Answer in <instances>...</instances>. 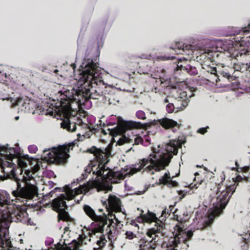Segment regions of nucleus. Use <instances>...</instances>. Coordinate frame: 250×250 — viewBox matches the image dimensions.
I'll use <instances>...</instances> for the list:
<instances>
[{"label": "nucleus", "mask_w": 250, "mask_h": 250, "mask_svg": "<svg viewBox=\"0 0 250 250\" xmlns=\"http://www.w3.org/2000/svg\"><path fill=\"white\" fill-rule=\"evenodd\" d=\"M143 142L142 138L138 135L126 136L123 135L117 142V144L122 145L125 144H131L132 146L138 145Z\"/></svg>", "instance_id": "obj_12"}, {"label": "nucleus", "mask_w": 250, "mask_h": 250, "mask_svg": "<svg viewBox=\"0 0 250 250\" xmlns=\"http://www.w3.org/2000/svg\"><path fill=\"white\" fill-rule=\"evenodd\" d=\"M103 204L105 205L108 211L110 209L113 211L123 212L121 208V200L115 195H109L108 199L104 201Z\"/></svg>", "instance_id": "obj_11"}, {"label": "nucleus", "mask_w": 250, "mask_h": 250, "mask_svg": "<svg viewBox=\"0 0 250 250\" xmlns=\"http://www.w3.org/2000/svg\"><path fill=\"white\" fill-rule=\"evenodd\" d=\"M191 46L190 45H180L179 43H176L174 46L170 47L171 49L175 50L177 54H182L185 52L186 50H189L191 48Z\"/></svg>", "instance_id": "obj_18"}, {"label": "nucleus", "mask_w": 250, "mask_h": 250, "mask_svg": "<svg viewBox=\"0 0 250 250\" xmlns=\"http://www.w3.org/2000/svg\"><path fill=\"white\" fill-rule=\"evenodd\" d=\"M221 74L223 76V77L226 78L228 79H229V78L231 77V76L229 73L224 72V71L222 72L221 73Z\"/></svg>", "instance_id": "obj_26"}, {"label": "nucleus", "mask_w": 250, "mask_h": 250, "mask_svg": "<svg viewBox=\"0 0 250 250\" xmlns=\"http://www.w3.org/2000/svg\"><path fill=\"white\" fill-rule=\"evenodd\" d=\"M78 100L81 101V99L79 98Z\"/></svg>", "instance_id": "obj_49"}, {"label": "nucleus", "mask_w": 250, "mask_h": 250, "mask_svg": "<svg viewBox=\"0 0 250 250\" xmlns=\"http://www.w3.org/2000/svg\"><path fill=\"white\" fill-rule=\"evenodd\" d=\"M104 103H106V100H104Z\"/></svg>", "instance_id": "obj_44"}, {"label": "nucleus", "mask_w": 250, "mask_h": 250, "mask_svg": "<svg viewBox=\"0 0 250 250\" xmlns=\"http://www.w3.org/2000/svg\"><path fill=\"white\" fill-rule=\"evenodd\" d=\"M236 189L235 185L225 187H218L216 191V201L213 203V208L208 210L207 217L204 221L203 229L209 227L214 220L220 215L228 204L230 197Z\"/></svg>", "instance_id": "obj_5"}, {"label": "nucleus", "mask_w": 250, "mask_h": 250, "mask_svg": "<svg viewBox=\"0 0 250 250\" xmlns=\"http://www.w3.org/2000/svg\"><path fill=\"white\" fill-rule=\"evenodd\" d=\"M0 167L3 173L0 175V181L11 179L16 183V189L13 195L21 202L32 199L38 196V188L29 181L34 178V173L28 167V156L23 157L20 152L8 145L0 146Z\"/></svg>", "instance_id": "obj_2"}, {"label": "nucleus", "mask_w": 250, "mask_h": 250, "mask_svg": "<svg viewBox=\"0 0 250 250\" xmlns=\"http://www.w3.org/2000/svg\"><path fill=\"white\" fill-rule=\"evenodd\" d=\"M158 122L159 124L165 128H169L177 126L178 124L176 122L172 119L167 118H164L162 119L156 121L154 120L153 122Z\"/></svg>", "instance_id": "obj_17"}, {"label": "nucleus", "mask_w": 250, "mask_h": 250, "mask_svg": "<svg viewBox=\"0 0 250 250\" xmlns=\"http://www.w3.org/2000/svg\"><path fill=\"white\" fill-rule=\"evenodd\" d=\"M204 54H208V55H209V52H206V51H205V52H204Z\"/></svg>", "instance_id": "obj_36"}, {"label": "nucleus", "mask_w": 250, "mask_h": 250, "mask_svg": "<svg viewBox=\"0 0 250 250\" xmlns=\"http://www.w3.org/2000/svg\"><path fill=\"white\" fill-rule=\"evenodd\" d=\"M211 73L212 74H215L216 72V68H213L211 70Z\"/></svg>", "instance_id": "obj_33"}, {"label": "nucleus", "mask_w": 250, "mask_h": 250, "mask_svg": "<svg viewBox=\"0 0 250 250\" xmlns=\"http://www.w3.org/2000/svg\"><path fill=\"white\" fill-rule=\"evenodd\" d=\"M113 216H114V219L116 221V223L115 225H117V224L120 223L121 221L118 220V219L116 217V215L115 214H114Z\"/></svg>", "instance_id": "obj_29"}, {"label": "nucleus", "mask_w": 250, "mask_h": 250, "mask_svg": "<svg viewBox=\"0 0 250 250\" xmlns=\"http://www.w3.org/2000/svg\"><path fill=\"white\" fill-rule=\"evenodd\" d=\"M189 93H191V91H189ZM190 95H191L192 96L193 95V94H191Z\"/></svg>", "instance_id": "obj_45"}, {"label": "nucleus", "mask_w": 250, "mask_h": 250, "mask_svg": "<svg viewBox=\"0 0 250 250\" xmlns=\"http://www.w3.org/2000/svg\"><path fill=\"white\" fill-rule=\"evenodd\" d=\"M160 81H161L162 83H163V80L165 81H166L167 80V79L162 78V76H160Z\"/></svg>", "instance_id": "obj_32"}, {"label": "nucleus", "mask_w": 250, "mask_h": 250, "mask_svg": "<svg viewBox=\"0 0 250 250\" xmlns=\"http://www.w3.org/2000/svg\"><path fill=\"white\" fill-rule=\"evenodd\" d=\"M144 211L141 210V213L140 214V216L137 217V221L139 222H146V223H150L151 222H156L158 219L156 216V215L149 211V210H147V213L146 214H143V213Z\"/></svg>", "instance_id": "obj_15"}, {"label": "nucleus", "mask_w": 250, "mask_h": 250, "mask_svg": "<svg viewBox=\"0 0 250 250\" xmlns=\"http://www.w3.org/2000/svg\"><path fill=\"white\" fill-rule=\"evenodd\" d=\"M164 103H168V100L167 98H166L164 100Z\"/></svg>", "instance_id": "obj_35"}, {"label": "nucleus", "mask_w": 250, "mask_h": 250, "mask_svg": "<svg viewBox=\"0 0 250 250\" xmlns=\"http://www.w3.org/2000/svg\"><path fill=\"white\" fill-rule=\"evenodd\" d=\"M208 128V126L206 127H202L198 129L197 132L198 133H200L201 134H204L205 133L207 132V129Z\"/></svg>", "instance_id": "obj_24"}, {"label": "nucleus", "mask_w": 250, "mask_h": 250, "mask_svg": "<svg viewBox=\"0 0 250 250\" xmlns=\"http://www.w3.org/2000/svg\"><path fill=\"white\" fill-rule=\"evenodd\" d=\"M125 235L126 238L129 239H132L135 237V235L130 231H127L125 232Z\"/></svg>", "instance_id": "obj_23"}, {"label": "nucleus", "mask_w": 250, "mask_h": 250, "mask_svg": "<svg viewBox=\"0 0 250 250\" xmlns=\"http://www.w3.org/2000/svg\"><path fill=\"white\" fill-rule=\"evenodd\" d=\"M151 173H152V174H154V171H152Z\"/></svg>", "instance_id": "obj_48"}, {"label": "nucleus", "mask_w": 250, "mask_h": 250, "mask_svg": "<svg viewBox=\"0 0 250 250\" xmlns=\"http://www.w3.org/2000/svg\"><path fill=\"white\" fill-rule=\"evenodd\" d=\"M131 150H133V151H134V149L132 147H131L130 148H129L127 151L126 152H129L130 151H131Z\"/></svg>", "instance_id": "obj_34"}, {"label": "nucleus", "mask_w": 250, "mask_h": 250, "mask_svg": "<svg viewBox=\"0 0 250 250\" xmlns=\"http://www.w3.org/2000/svg\"><path fill=\"white\" fill-rule=\"evenodd\" d=\"M235 165H236V166H238V164L237 161H236V162H235Z\"/></svg>", "instance_id": "obj_39"}, {"label": "nucleus", "mask_w": 250, "mask_h": 250, "mask_svg": "<svg viewBox=\"0 0 250 250\" xmlns=\"http://www.w3.org/2000/svg\"><path fill=\"white\" fill-rule=\"evenodd\" d=\"M176 69L178 70V66H177V68Z\"/></svg>", "instance_id": "obj_47"}, {"label": "nucleus", "mask_w": 250, "mask_h": 250, "mask_svg": "<svg viewBox=\"0 0 250 250\" xmlns=\"http://www.w3.org/2000/svg\"><path fill=\"white\" fill-rule=\"evenodd\" d=\"M108 101H109V104H111V103L110 102V99L108 100Z\"/></svg>", "instance_id": "obj_43"}, {"label": "nucleus", "mask_w": 250, "mask_h": 250, "mask_svg": "<svg viewBox=\"0 0 250 250\" xmlns=\"http://www.w3.org/2000/svg\"><path fill=\"white\" fill-rule=\"evenodd\" d=\"M161 228L160 226L157 228H152L149 229L146 235L151 240H148L146 242V244L143 247L141 246L139 250H154L156 247V242H158L159 238L162 236L161 232Z\"/></svg>", "instance_id": "obj_8"}, {"label": "nucleus", "mask_w": 250, "mask_h": 250, "mask_svg": "<svg viewBox=\"0 0 250 250\" xmlns=\"http://www.w3.org/2000/svg\"><path fill=\"white\" fill-rule=\"evenodd\" d=\"M136 115V117L139 119L145 120L146 119L145 112L142 110L138 111Z\"/></svg>", "instance_id": "obj_21"}, {"label": "nucleus", "mask_w": 250, "mask_h": 250, "mask_svg": "<svg viewBox=\"0 0 250 250\" xmlns=\"http://www.w3.org/2000/svg\"><path fill=\"white\" fill-rule=\"evenodd\" d=\"M191 96V95L188 96L187 92L185 91L180 92L179 95L176 97V99L178 101L182 102L181 106L177 108H179L180 110H183L188 105L189 101V98Z\"/></svg>", "instance_id": "obj_16"}, {"label": "nucleus", "mask_w": 250, "mask_h": 250, "mask_svg": "<svg viewBox=\"0 0 250 250\" xmlns=\"http://www.w3.org/2000/svg\"><path fill=\"white\" fill-rule=\"evenodd\" d=\"M97 243L100 246H102V245L103 244V241L101 240H98Z\"/></svg>", "instance_id": "obj_30"}, {"label": "nucleus", "mask_w": 250, "mask_h": 250, "mask_svg": "<svg viewBox=\"0 0 250 250\" xmlns=\"http://www.w3.org/2000/svg\"><path fill=\"white\" fill-rule=\"evenodd\" d=\"M83 196H81L80 200L78 199L77 201L79 202L80 200H81L82 199Z\"/></svg>", "instance_id": "obj_37"}, {"label": "nucleus", "mask_w": 250, "mask_h": 250, "mask_svg": "<svg viewBox=\"0 0 250 250\" xmlns=\"http://www.w3.org/2000/svg\"><path fill=\"white\" fill-rule=\"evenodd\" d=\"M74 146V144H69L45 149L42 157L50 163L59 165L64 164L69 157L70 149H72Z\"/></svg>", "instance_id": "obj_6"}, {"label": "nucleus", "mask_w": 250, "mask_h": 250, "mask_svg": "<svg viewBox=\"0 0 250 250\" xmlns=\"http://www.w3.org/2000/svg\"><path fill=\"white\" fill-rule=\"evenodd\" d=\"M85 213L91 219L96 221L100 222L99 226L98 228H94L91 230H87L86 232H83L79 236V242L75 240H72V243H70L68 240L66 239L67 233L68 232L69 228L65 227L64 229V232L62 236L61 242L63 243V247L65 250H79L80 245L86 244L87 241H90L91 239H88V237H92L97 233H103L104 230V228L105 225L108 224V219L105 213H104V216L97 215L94 210L89 206L84 205L83 207Z\"/></svg>", "instance_id": "obj_4"}, {"label": "nucleus", "mask_w": 250, "mask_h": 250, "mask_svg": "<svg viewBox=\"0 0 250 250\" xmlns=\"http://www.w3.org/2000/svg\"><path fill=\"white\" fill-rule=\"evenodd\" d=\"M184 234L185 239L183 238L182 240L181 237V234H179L176 237H174L171 238L168 242V249L169 250H177L176 249V247L177 246L178 244H179L182 241L184 242V243L186 244L187 242V238L190 239L193 236V233L191 231H188L187 232H185L183 233Z\"/></svg>", "instance_id": "obj_14"}, {"label": "nucleus", "mask_w": 250, "mask_h": 250, "mask_svg": "<svg viewBox=\"0 0 250 250\" xmlns=\"http://www.w3.org/2000/svg\"><path fill=\"white\" fill-rule=\"evenodd\" d=\"M243 180V178L240 176V175H238L236 178H235V183L233 185H235V183L236 182H241L242 181V180ZM236 188V187H235Z\"/></svg>", "instance_id": "obj_27"}, {"label": "nucleus", "mask_w": 250, "mask_h": 250, "mask_svg": "<svg viewBox=\"0 0 250 250\" xmlns=\"http://www.w3.org/2000/svg\"><path fill=\"white\" fill-rule=\"evenodd\" d=\"M99 211L100 212H102V211H103V209H99Z\"/></svg>", "instance_id": "obj_40"}, {"label": "nucleus", "mask_w": 250, "mask_h": 250, "mask_svg": "<svg viewBox=\"0 0 250 250\" xmlns=\"http://www.w3.org/2000/svg\"><path fill=\"white\" fill-rule=\"evenodd\" d=\"M113 223H114L113 219H109V224L107 226V228L106 229V231H107V233H112L111 227L112 228L114 227V226H112Z\"/></svg>", "instance_id": "obj_20"}, {"label": "nucleus", "mask_w": 250, "mask_h": 250, "mask_svg": "<svg viewBox=\"0 0 250 250\" xmlns=\"http://www.w3.org/2000/svg\"><path fill=\"white\" fill-rule=\"evenodd\" d=\"M19 119V116H17V117H15V119L16 120H18Z\"/></svg>", "instance_id": "obj_38"}, {"label": "nucleus", "mask_w": 250, "mask_h": 250, "mask_svg": "<svg viewBox=\"0 0 250 250\" xmlns=\"http://www.w3.org/2000/svg\"><path fill=\"white\" fill-rule=\"evenodd\" d=\"M77 124L79 128L83 131V134L81 135L80 133H78L77 136L79 141H83V138H88L93 134L97 132L99 125H97V128L92 126V125H88L84 122L82 119L77 117Z\"/></svg>", "instance_id": "obj_9"}, {"label": "nucleus", "mask_w": 250, "mask_h": 250, "mask_svg": "<svg viewBox=\"0 0 250 250\" xmlns=\"http://www.w3.org/2000/svg\"><path fill=\"white\" fill-rule=\"evenodd\" d=\"M185 142H182L180 140H170L168 143L164 144L160 149V145L157 148H153V153L150 154L146 159L142 160V163L138 165V167L131 168L126 167L119 171L113 172L106 165L109 162V157L111 155L110 147L97 149L93 147L90 149V152L93 153L97 159V162H91L84 170L82 174V179L87 177L88 174H92L95 176L91 182L87 183L83 185H80L78 188L72 189L73 183L71 187L67 186L65 188V193L62 194L60 197L55 199L52 202L53 209L58 212L59 221L60 220L69 221L71 218L66 211L67 208L65 200L75 199L77 195L86 193L88 190L95 188L98 191H110L112 186L108 182L118 183L119 180H123L127 176H130L139 171L145 167L147 170L159 171L164 169L170 162L173 155L178 153V148H181L182 144Z\"/></svg>", "instance_id": "obj_1"}, {"label": "nucleus", "mask_w": 250, "mask_h": 250, "mask_svg": "<svg viewBox=\"0 0 250 250\" xmlns=\"http://www.w3.org/2000/svg\"><path fill=\"white\" fill-rule=\"evenodd\" d=\"M34 104V102L30 100H28L25 102L21 99L14 100V102L12 103V106L14 107L17 106H21L20 109L21 111L27 113L32 112L34 113L33 107Z\"/></svg>", "instance_id": "obj_13"}, {"label": "nucleus", "mask_w": 250, "mask_h": 250, "mask_svg": "<svg viewBox=\"0 0 250 250\" xmlns=\"http://www.w3.org/2000/svg\"><path fill=\"white\" fill-rule=\"evenodd\" d=\"M102 125H103V126H105V124H104V123H103Z\"/></svg>", "instance_id": "obj_41"}, {"label": "nucleus", "mask_w": 250, "mask_h": 250, "mask_svg": "<svg viewBox=\"0 0 250 250\" xmlns=\"http://www.w3.org/2000/svg\"><path fill=\"white\" fill-rule=\"evenodd\" d=\"M189 93H191V91H189ZM190 95H191L192 96L193 95V94H191Z\"/></svg>", "instance_id": "obj_46"}, {"label": "nucleus", "mask_w": 250, "mask_h": 250, "mask_svg": "<svg viewBox=\"0 0 250 250\" xmlns=\"http://www.w3.org/2000/svg\"><path fill=\"white\" fill-rule=\"evenodd\" d=\"M117 124L122 133H125L127 130L140 128L142 127L140 122L125 120L121 117L117 118Z\"/></svg>", "instance_id": "obj_10"}, {"label": "nucleus", "mask_w": 250, "mask_h": 250, "mask_svg": "<svg viewBox=\"0 0 250 250\" xmlns=\"http://www.w3.org/2000/svg\"><path fill=\"white\" fill-rule=\"evenodd\" d=\"M81 70L76 80L78 81V89L75 94L82 97L86 101L88 99H100L104 98L103 92L99 88H93V84L98 85L104 81L101 76V70L98 65L91 59H84L81 65Z\"/></svg>", "instance_id": "obj_3"}, {"label": "nucleus", "mask_w": 250, "mask_h": 250, "mask_svg": "<svg viewBox=\"0 0 250 250\" xmlns=\"http://www.w3.org/2000/svg\"><path fill=\"white\" fill-rule=\"evenodd\" d=\"M247 57L249 58L248 61H249V62H250L249 66H250V52H248V51L247 52Z\"/></svg>", "instance_id": "obj_31"}, {"label": "nucleus", "mask_w": 250, "mask_h": 250, "mask_svg": "<svg viewBox=\"0 0 250 250\" xmlns=\"http://www.w3.org/2000/svg\"><path fill=\"white\" fill-rule=\"evenodd\" d=\"M174 105L173 104L168 103L167 105V111L169 113H171L174 110Z\"/></svg>", "instance_id": "obj_22"}, {"label": "nucleus", "mask_w": 250, "mask_h": 250, "mask_svg": "<svg viewBox=\"0 0 250 250\" xmlns=\"http://www.w3.org/2000/svg\"><path fill=\"white\" fill-rule=\"evenodd\" d=\"M179 194L181 196V197H180V199L184 198V197L186 195V193H184V191H180Z\"/></svg>", "instance_id": "obj_28"}, {"label": "nucleus", "mask_w": 250, "mask_h": 250, "mask_svg": "<svg viewBox=\"0 0 250 250\" xmlns=\"http://www.w3.org/2000/svg\"><path fill=\"white\" fill-rule=\"evenodd\" d=\"M172 182L171 178L168 172H166L163 176H162L159 179V185H167L169 184Z\"/></svg>", "instance_id": "obj_19"}, {"label": "nucleus", "mask_w": 250, "mask_h": 250, "mask_svg": "<svg viewBox=\"0 0 250 250\" xmlns=\"http://www.w3.org/2000/svg\"><path fill=\"white\" fill-rule=\"evenodd\" d=\"M60 115L63 119L61 123V127L69 132H74L77 129V122L74 123L71 120L73 118L78 115L77 111L72 109L69 100H65L60 103V108L59 109Z\"/></svg>", "instance_id": "obj_7"}, {"label": "nucleus", "mask_w": 250, "mask_h": 250, "mask_svg": "<svg viewBox=\"0 0 250 250\" xmlns=\"http://www.w3.org/2000/svg\"><path fill=\"white\" fill-rule=\"evenodd\" d=\"M243 32L245 35H248V33H250V24H249L248 27L243 28Z\"/></svg>", "instance_id": "obj_25"}, {"label": "nucleus", "mask_w": 250, "mask_h": 250, "mask_svg": "<svg viewBox=\"0 0 250 250\" xmlns=\"http://www.w3.org/2000/svg\"><path fill=\"white\" fill-rule=\"evenodd\" d=\"M232 170H235V168H234V167L232 168Z\"/></svg>", "instance_id": "obj_42"}]
</instances>
